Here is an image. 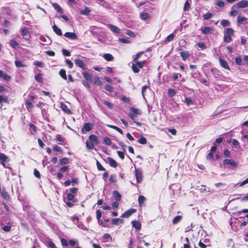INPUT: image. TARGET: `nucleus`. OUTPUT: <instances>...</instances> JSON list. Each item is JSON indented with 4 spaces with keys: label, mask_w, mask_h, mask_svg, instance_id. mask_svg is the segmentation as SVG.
<instances>
[{
    "label": "nucleus",
    "mask_w": 248,
    "mask_h": 248,
    "mask_svg": "<svg viewBox=\"0 0 248 248\" xmlns=\"http://www.w3.org/2000/svg\"><path fill=\"white\" fill-rule=\"evenodd\" d=\"M98 143V139L95 135H91L86 142V145L88 149H93L95 145Z\"/></svg>",
    "instance_id": "f257e3e1"
},
{
    "label": "nucleus",
    "mask_w": 248,
    "mask_h": 248,
    "mask_svg": "<svg viewBox=\"0 0 248 248\" xmlns=\"http://www.w3.org/2000/svg\"><path fill=\"white\" fill-rule=\"evenodd\" d=\"M135 62V63H132L131 68L134 73H137L140 72V68H143L146 61L145 60L142 61H137Z\"/></svg>",
    "instance_id": "f03ea898"
},
{
    "label": "nucleus",
    "mask_w": 248,
    "mask_h": 248,
    "mask_svg": "<svg viewBox=\"0 0 248 248\" xmlns=\"http://www.w3.org/2000/svg\"><path fill=\"white\" fill-rule=\"evenodd\" d=\"M9 160L8 156L5 155L3 153H0V161L1 165L4 168H7L8 167L6 166V163L8 162Z\"/></svg>",
    "instance_id": "7ed1b4c3"
},
{
    "label": "nucleus",
    "mask_w": 248,
    "mask_h": 248,
    "mask_svg": "<svg viewBox=\"0 0 248 248\" xmlns=\"http://www.w3.org/2000/svg\"><path fill=\"white\" fill-rule=\"evenodd\" d=\"M137 212V210L134 208H130V209L125 211L122 215L121 217L122 218H128L130 217L132 214L135 213Z\"/></svg>",
    "instance_id": "20e7f679"
},
{
    "label": "nucleus",
    "mask_w": 248,
    "mask_h": 248,
    "mask_svg": "<svg viewBox=\"0 0 248 248\" xmlns=\"http://www.w3.org/2000/svg\"><path fill=\"white\" fill-rule=\"evenodd\" d=\"M75 63L77 66L81 68L82 69H86L87 67L83 61L79 59H76Z\"/></svg>",
    "instance_id": "39448f33"
},
{
    "label": "nucleus",
    "mask_w": 248,
    "mask_h": 248,
    "mask_svg": "<svg viewBox=\"0 0 248 248\" xmlns=\"http://www.w3.org/2000/svg\"><path fill=\"white\" fill-rule=\"evenodd\" d=\"M135 176L137 183H140L142 180V175L141 170H140L139 169H136Z\"/></svg>",
    "instance_id": "423d86ee"
},
{
    "label": "nucleus",
    "mask_w": 248,
    "mask_h": 248,
    "mask_svg": "<svg viewBox=\"0 0 248 248\" xmlns=\"http://www.w3.org/2000/svg\"><path fill=\"white\" fill-rule=\"evenodd\" d=\"M236 6L237 8H240L248 7V1L246 0H242L236 3Z\"/></svg>",
    "instance_id": "0eeeda50"
},
{
    "label": "nucleus",
    "mask_w": 248,
    "mask_h": 248,
    "mask_svg": "<svg viewBox=\"0 0 248 248\" xmlns=\"http://www.w3.org/2000/svg\"><path fill=\"white\" fill-rule=\"evenodd\" d=\"M93 124L90 123H86L84 124L83 127L82 128V133L85 132H89L91 131L93 128Z\"/></svg>",
    "instance_id": "6e6552de"
},
{
    "label": "nucleus",
    "mask_w": 248,
    "mask_h": 248,
    "mask_svg": "<svg viewBox=\"0 0 248 248\" xmlns=\"http://www.w3.org/2000/svg\"><path fill=\"white\" fill-rule=\"evenodd\" d=\"M219 62L220 65L222 67L227 70H230L229 65L226 60L222 59L221 58H219Z\"/></svg>",
    "instance_id": "1a4fd4ad"
},
{
    "label": "nucleus",
    "mask_w": 248,
    "mask_h": 248,
    "mask_svg": "<svg viewBox=\"0 0 248 248\" xmlns=\"http://www.w3.org/2000/svg\"><path fill=\"white\" fill-rule=\"evenodd\" d=\"M224 165H231L233 167H236L237 166V164L236 162L234 160H231L228 159H225L223 160V162Z\"/></svg>",
    "instance_id": "9d476101"
},
{
    "label": "nucleus",
    "mask_w": 248,
    "mask_h": 248,
    "mask_svg": "<svg viewBox=\"0 0 248 248\" xmlns=\"http://www.w3.org/2000/svg\"><path fill=\"white\" fill-rule=\"evenodd\" d=\"M180 55L183 60L185 61L191 55V54L188 51H182L180 53Z\"/></svg>",
    "instance_id": "9b49d317"
},
{
    "label": "nucleus",
    "mask_w": 248,
    "mask_h": 248,
    "mask_svg": "<svg viewBox=\"0 0 248 248\" xmlns=\"http://www.w3.org/2000/svg\"><path fill=\"white\" fill-rule=\"evenodd\" d=\"M64 36L71 39H77L78 36L75 32H66L64 34Z\"/></svg>",
    "instance_id": "f8f14e48"
},
{
    "label": "nucleus",
    "mask_w": 248,
    "mask_h": 248,
    "mask_svg": "<svg viewBox=\"0 0 248 248\" xmlns=\"http://www.w3.org/2000/svg\"><path fill=\"white\" fill-rule=\"evenodd\" d=\"M131 224L136 230L139 231L141 229V223L140 221L138 220H133L131 222Z\"/></svg>",
    "instance_id": "ddd939ff"
},
{
    "label": "nucleus",
    "mask_w": 248,
    "mask_h": 248,
    "mask_svg": "<svg viewBox=\"0 0 248 248\" xmlns=\"http://www.w3.org/2000/svg\"><path fill=\"white\" fill-rule=\"evenodd\" d=\"M56 141L58 142L59 144L62 145H65V142L64 139L62 137L61 135H57L55 138Z\"/></svg>",
    "instance_id": "4468645a"
},
{
    "label": "nucleus",
    "mask_w": 248,
    "mask_h": 248,
    "mask_svg": "<svg viewBox=\"0 0 248 248\" xmlns=\"http://www.w3.org/2000/svg\"><path fill=\"white\" fill-rule=\"evenodd\" d=\"M61 107L62 110L66 114H70L72 113L71 111L66 104L61 103Z\"/></svg>",
    "instance_id": "2eb2a0df"
},
{
    "label": "nucleus",
    "mask_w": 248,
    "mask_h": 248,
    "mask_svg": "<svg viewBox=\"0 0 248 248\" xmlns=\"http://www.w3.org/2000/svg\"><path fill=\"white\" fill-rule=\"evenodd\" d=\"M107 160L108 161V162L109 164V165L113 167V168H116L117 166V162L112 158L110 157H108Z\"/></svg>",
    "instance_id": "dca6fc26"
},
{
    "label": "nucleus",
    "mask_w": 248,
    "mask_h": 248,
    "mask_svg": "<svg viewBox=\"0 0 248 248\" xmlns=\"http://www.w3.org/2000/svg\"><path fill=\"white\" fill-rule=\"evenodd\" d=\"M124 223V220L119 218H113L111 220V223L112 224L119 225L121 224H123Z\"/></svg>",
    "instance_id": "f3484780"
},
{
    "label": "nucleus",
    "mask_w": 248,
    "mask_h": 248,
    "mask_svg": "<svg viewBox=\"0 0 248 248\" xmlns=\"http://www.w3.org/2000/svg\"><path fill=\"white\" fill-rule=\"evenodd\" d=\"M108 28L112 32L114 33H119L120 32V29L114 25L109 24Z\"/></svg>",
    "instance_id": "a211bd4d"
},
{
    "label": "nucleus",
    "mask_w": 248,
    "mask_h": 248,
    "mask_svg": "<svg viewBox=\"0 0 248 248\" xmlns=\"http://www.w3.org/2000/svg\"><path fill=\"white\" fill-rule=\"evenodd\" d=\"M213 31V29L212 28L205 27L202 30V32L203 34H207L211 33Z\"/></svg>",
    "instance_id": "6ab92c4d"
},
{
    "label": "nucleus",
    "mask_w": 248,
    "mask_h": 248,
    "mask_svg": "<svg viewBox=\"0 0 248 248\" xmlns=\"http://www.w3.org/2000/svg\"><path fill=\"white\" fill-rule=\"evenodd\" d=\"M54 31L56 34L59 36L62 35V31L60 29H59L55 24L52 26Z\"/></svg>",
    "instance_id": "aec40b11"
},
{
    "label": "nucleus",
    "mask_w": 248,
    "mask_h": 248,
    "mask_svg": "<svg viewBox=\"0 0 248 248\" xmlns=\"http://www.w3.org/2000/svg\"><path fill=\"white\" fill-rule=\"evenodd\" d=\"M113 196L117 201H120L121 200V195L117 190L113 191Z\"/></svg>",
    "instance_id": "412c9836"
},
{
    "label": "nucleus",
    "mask_w": 248,
    "mask_h": 248,
    "mask_svg": "<svg viewBox=\"0 0 248 248\" xmlns=\"http://www.w3.org/2000/svg\"><path fill=\"white\" fill-rule=\"evenodd\" d=\"M3 103H9V99L6 96L0 95V104L1 106L3 105Z\"/></svg>",
    "instance_id": "4be33fe9"
},
{
    "label": "nucleus",
    "mask_w": 248,
    "mask_h": 248,
    "mask_svg": "<svg viewBox=\"0 0 248 248\" xmlns=\"http://www.w3.org/2000/svg\"><path fill=\"white\" fill-rule=\"evenodd\" d=\"M103 57L107 61H111L114 59V57L110 53L104 54Z\"/></svg>",
    "instance_id": "5701e85b"
},
{
    "label": "nucleus",
    "mask_w": 248,
    "mask_h": 248,
    "mask_svg": "<svg viewBox=\"0 0 248 248\" xmlns=\"http://www.w3.org/2000/svg\"><path fill=\"white\" fill-rule=\"evenodd\" d=\"M54 8L59 13L62 14L63 10L61 6L57 3H54L52 4Z\"/></svg>",
    "instance_id": "b1692460"
},
{
    "label": "nucleus",
    "mask_w": 248,
    "mask_h": 248,
    "mask_svg": "<svg viewBox=\"0 0 248 248\" xmlns=\"http://www.w3.org/2000/svg\"><path fill=\"white\" fill-rule=\"evenodd\" d=\"M59 163L61 165H64L69 164V160L68 158L63 157L59 160Z\"/></svg>",
    "instance_id": "393cba45"
},
{
    "label": "nucleus",
    "mask_w": 248,
    "mask_h": 248,
    "mask_svg": "<svg viewBox=\"0 0 248 248\" xmlns=\"http://www.w3.org/2000/svg\"><path fill=\"white\" fill-rule=\"evenodd\" d=\"M22 35L24 36H28L29 38L30 37V32L28 31V29L25 27L22 30Z\"/></svg>",
    "instance_id": "a878e982"
},
{
    "label": "nucleus",
    "mask_w": 248,
    "mask_h": 248,
    "mask_svg": "<svg viewBox=\"0 0 248 248\" xmlns=\"http://www.w3.org/2000/svg\"><path fill=\"white\" fill-rule=\"evenodd\" d=\"M59 75L61 76V77L63 78L64 80L67 79V76L66 74V71L63 69H62L59 71Z\"/></svg>",
    "instance_id": "bb28decb"
},
{
    "label": "nucleus",
    "mask_w": 248,
    "mask_h": 248,
    "mask_svg": "<svg viewBox=\"0 0 248 248\" xmlns=\"http://www.w3.org/2000/svg\"><path fill=\"white\" fill-rule=\"evenodd\" d=\"M36 81H37L39 83H42L43 82V77L41 73H38L37 75H36L34 77Z\"/></svg>",
    "instance_id": "cd10ccee"
},
{
    "label": "nucleus",
    "mask_w": 248,
    "mask_h": 248,
    "mask_svg": "<svg viewBox=\"0 0 248 248\" xmlns=\"http://www.w3.org/2000/svg\"><path fill=\"white\" fill-rule=\"evenodd\" d=\"M82 75L86 79V80L88 81H91L92 79V76L88 72H82Z\"/></svg>",
    "instance_id": "c85d7f7f"
},
{
    "label": "nucleus",
    "mask_w": 248,
    "mask_h": 248,
    "mask_svg": "<svg viewBox=\"0 0 248 248\" xmlns=\"http://www.w3.org/2000/svg\"><path fill=\"white\" fill-rule=\"evenodd\" d=\"M247 20V18L244 16H239L237 17V22L239 24H244Z\"/></svg>",
    "instance_id": "c756f323"
},
{
    "label": "nucleus",
    "mask_w": 248,
    "mask_h": 248,
    "mask_svg": "<svg viewBox=\"0 0 248 248\" xmlns=\"http://www.w3.org/2000/svg\"><path fill=\"white\" fill-rule=\"evenodd\" d=\"M182 217L181 216H177L174 217L172 220V224H176L179 222L180 220L182 219Z\"/></svg>",
    "instance_id": "7c9ffc66"
},
{
    "label": "nucleus",
    "mask_w": 248,
    "mask_h": 248,
    "mask_svg": "<svg viewBox=\"0 0 248 248\" xmlns=\"http://www.w3.org/2000/svg\"><path fill=\"white\" fill-rule=\"evenodd\" d=\"M234 31L232 28H228L226 30V34L225 35L229 36H232L234 34Z\"/></svg>",
    "instance_id": "2f4dec72"
},
{
    "label": "nucleus",
    "mask_w": 248,
    "mask_h": 248,
    "mask_svg": "<svg viewBox=\"0 0 248 248\" xmlns=\"http://www.w3.org/2000/svg\"><path fill=\"white\" fill-rule=\"evenodd\" d=\"M10 45L12 46L13 48L15 49L19 46L18 43L14 40H12L10 41Z\"/></svg>",
    "instance_id": "473e14b6"
},
{
    "label": "nucleus",
    "mask_w": 248,
    "mask_h": 248,
    "mask_svg": "<svg viewBox=\"0 0 248 248\" xmlns=\"http://www.w3.org/2000/svg\"><path fill=\"white\" fill-rule=\"evenodd\" d=\"M138 142L142 144H145L147 142V139L143 136H140L138 140Z\"/></svg>",
    "instance_id": "72a5a7b5"
},
{
    "label": "nucleus",
    "mask_w": 248,
    "mask_h": 248,
    "mask_svg": "<svg viewBox=\"0 0 248 248\" xmlns=\"http://www.w3.org/2000/svg\"><path fill=\"white\" fill-rule=\"evenodd\" d=\"M144 53L143 51L139 52L136 55L133 56V61L137 62L140 57Z\"/></svg>",
    "instance_id": "f704fd0d"
},
{
    "label": "nucleus",
    "mask_w": 248,
    "mask_h": 248,
    "mask_svg": "<svg viewBox=\"0 0 248 248\" xmlns=\"http://www.w3.org/2000/svg\"><path fill=\"white\" fill-rule=\"evenodd\" d=\"M90 12L91 11L89 9V8L86 6L83 10H81L80 13L83 15H88L90 14Z\"/></svg>",
    "instance_id": "c9c22d12"
},
{
    "label": "nucleus",
    "mask_w": 248,
    "mask_h": 248,
    "mask_svg": "<svg viewBox=\"0 0 248 248\" xmlns=\"http://www.w3.org/2000/svg\"><path fill=\"white\" fill-rule=\"evenodd\" d=\"M145 200V198L143 196L140 195L139 197L138 202H139V205L140 206H142Z\"/></svg>",
    "instance_id": "e433bc0d"
},
{
    "label": "nucleus",
    "mask_w": 248,
    "mask_h": 248,
    "mask_svg": "<svg viewBox=\"0 0 248 248\" xmlns=\"http://www.w3.org/2000/svg\"><path fill=\"white\" fill-rule=\"evenodd\" d=\"M15 63L16 67H17L18 68L27 66V65L26 64H23L22 62H21L20 61H15Z\"/></svg>",
    "instance_id": "4c0bfd02"
},
{
    "label": "nucleus",
    "mask_w": 248,
    "mask_h": 248,
    "mask_svg": "<svg viewBox=\"0 0 248 248\" xmlns=\"http://www.w3.org/2000/svg\"><path fill=\"white\" fill-rule=\"evenodd\" d=\"M140 17L143 20H146L149 17V15L148 13H143L140 14Z\"/></svg>",
    "instance_id": "58836bf2"
},
{
    "label": "nucleus",
    "mask_w": 248,
    "mask_h": 248,
    "mask_svg": "<svg viewBox=\"0 0 248 248\" xmlns=\"http://www.w3.org/2000/svg\"><path fill=\"white\" fill-rule=\"evenodd\" d=\"M11 229V225L10 222H8L6 226H4L2 228V229L3 231L5 232H9Z\"/></svg>",
    "instance_id": "ea45409f"
},
{
    "label": "nucleus",
    "mask_w": 248,
    "mask_h": 248,
    "mask_svg": "<svg viewBox=\"0 0 248 248\" xmlns=\"http://www.w3.org/2000/svg\"><path fill=\"white\" fill-rule=\"evenodd\" d=\"M29 126H30V129H31V130L33 131V132H32V131H31V130L30 129V132H31V134H34V133H35V132L37 131V127H36V126L34 124H32V123H30V124H29Z\"/></svg>",
    "instance_id": "a19ab883"
},
{
    "label": "nucleus",
    "mask_w": 248,
    "mask_h": 248,
    "mask_svg": "<svg viewBox=\"0 0 248 248\" xmlns=\"http://www.w3.org/2000/svg\"><path fill=\"white\" fill-rule=\"evenodd\" d=\"M103 142L105 144L108 146L111 145L112 143L110 139L107 137L103 138Z\"/></svg>",
    "instance_id": "79ce46f5"
},
{
    "label": "nucleus",
    "mask_w": 248,
    "mask_h": 248,
    "mask_svg": "<svg viewBox=\"0 0 248 248\" xmlns=\"http://www.w3.org/2000/svg\"><path fill=\"white\" fill-rule=\"evenodd\" d=\"M96 166L98 170L99 171H105L106 170L105 168L102 166L98 160H96Z\"/></svg>",
    "instance_id": "37998d69"
},
{
    "label": "nucleus",
    "mask_w": 248,
    "mask_h": 248,
    "mask_svg": "<svg viewBox=\"0 0 248 248\" xmlns=\"http://www.w3.org/2000/svg\"><path fill=\"white\" fill-rule=\"evenodd\" d=\"M105 90L109 92V93H112L113 91V88L112 86L109 84H106L104 87Z\"/></svg>",
    "instance_id": "c03bdc74"
},
{
    "label": "nucleus",
    "mask_w": 248,
    "mask_h": 248,
    "mask_svg": "<svg viewBox=\"0 0 248 248\" xmlns=\"http://www.w3.org/2000/svg\"><path fill=\"white\" fill-rule=\"evenodd\" d=\"M66 198L68 200L73 201V202H75V201L74 200L75 196L72 193H68L66 195Z\"/></svg>",
    "instance_id": "a18cd8bd"
},
{
    "label": "nucleus",
    "mask_w": 248,
    "mask_h": 248,
    "mask_svg": "<svg viewBox=\"0 0 248 248\" xmlns=\"http://www.w3.org/2000/svg\"><path fill=\"white\" fill-rule=\"evenodd\" d=\"M212 16H213L212 14L208 12V13H207L206 14L203 15V18L205 20H208V19L212 18Z\"/></svg>",
    "instance_id": "49530a36"
},
{
    "label": "nucleus",
    "mask_w": 248,
    "mask_h": 248,
    "mask_svg": "<svg viewBox=\"0 0 248 248\" xmlns=\"http://www.w3.org/2000/svg\"><path fill=\"white\" fill-rule=\"evenodd\" d=\"M130 109L134 114L140 115L141 114L140 111L137 108L131 107Z\"/></svg>",
    "instance_id": "de8ad7c7"
},
{
    "label": "nucleus",
    "mask_w": 248,
    "mask_h": 248,
    "mask_svg": "<svg viewBox=\"0 0 248 248\" xmlns=\"http://www.w3.org/2000/svg\"><path fill=\"white\" fill-rule=\"evenodd\" d=\"M176 94L175 91L173 89H169L168 90V94L169 96L172 97L174 96Z\"/></svg>",
    "instance_id": "09e8293b"
},
{
    "label": "nucleus",
    "mask_w": 248,
    "mask_h": 248,
    "mask_svg": "<svg viewBox=\"0 0 248 248\" xmlns=\"http://www.w3.org/2000/svg\"><path fill=\"white\" fill-rule=\"evenodd\" d=\"M235 61L236 63L239 65H241L244 64L242 62V59L240 57H237L235 59Z\"/></svg>",
    "instance_id": "8fccbe9b"
},
{
    "label": "nucleus",
    "mask_w": 248,
    "mask_h": 248,
    "mask_svg": "<svg viewBox=\"0 0 248 248\" xmlns=\"http://www.w3.org/2000/svg\"><path fill=\"white\" fill-rule=\"evenodd\" d=\"M185 102L187 106H189L191 105H193V102L191 99L190 97H186L185 98Z\"/></svg>",
    "instance_id": "3c124183"
},
{
    "label": "nucleus",
    "mask_w": 248,
    "mask_h": 248,
    "mask_svg": "<svg viewBox=\"0 0 248 248\" xmlns=\"http://www.w3.org/2000/svg\"><path fill=\"white\" fill-rule=\"evenodd\" d=\"M224 42L226 43H230L232 41V38L231 36L224 35Z\"/></svg>",
    "instance_id": "603ef678"
},
{
    "label": "nucleus",
    "mask_w": 248,
    "mask_h": 248,
    "mask_svg": "<svg viewBox=\"0 0 248 248\" xmlns=\"http://www.w3.org/2000/svg\"><path fill=\"white\" fill-rule=\"evenodd\" d=\"M103 102L104 104L107 106L108 108L110 109H112L113 108V106L111 102L107 100H104Z\"/></svg>",
    "instance_id": "864d4df0"
},
{
    "label": "nucleus",
    "mask_w": 248,
    "mask_h": 248,
    "mask_svg": "<svg viewBox=\"0 0 248 248\" xmlns=\"http://www.w3.org/2000/svg\"><path fill=\"white\" fill-rule=\"evenodd\" d=\"M197 45L202 50H204L206 48V46L203 42H199L197 44Z\"/></svg>",
    "instance_id": "5fc2aeb1"
},
{
    "label": "nucleus",
    "mask_w": 248,
    "mask_h": 248,
    "mask_svg": "<svg viewBox=\"0 0 248 248\" xmlns=\"http://www.w3.org/2000/svg\"><path fill=\"white\" fill-rule=\"evenodd\" d=\"M96 213L97 220L98 221V222H99V220L100 219L102 215V212L99 210H97L96 211Z\"/></svg>",
    "instance_id": "6e6d98bb"
},
{
    "label": "nucleus",
    "mask_w": 248,
    "mask_h": 248,
    "mask_svg": "<svg viewBox=\"0 0 248 248\" xmlns=\"http://www.w3.org/2000/svg\"><path fill=\"white\" fill-rule=\"evenodd\" d=\"M174 36H175V35H174V33H172L170 34L166 37V41H167L168 42L171 41L173 39Z\"/></svg>",
    "instance_id": "4d7b16f0"
},
{
    "label": "nucleus",
    "mask_w": 248,
    "mask_h": 248,
    "mask_svg": "<svg viewBox=\"0 0 248 248\" xmlns=\"http://www.w3.org/2000/svg\"><path fill=\"white\" fill-rule=\"evenodd\" d=\"M221 24L223 26V27H227V26H230V22L227 20H226V19H223L221 21Z\"/></svg>",
    "instance_id": "13d9d810"
},
{
    "label": "nucleus",
    "mask_w": 248,
    "mask_h": 248,
    "mask_svg": "<svg viewBox=\"0 0 248 248\" xmlns=\"http://www.w3.org/2000/svg\"><path fill=\"white\" fill-rule=\"evenodd\" d=\"M190 8V4L188 2V1H186L185 2V5H184V10L185 11H187L189 10Z\"/></svg>",
    "instance_id": "bf43d9fd"
},
{
    "label": "nucleus",
    "mask_w": 248,
    "mask_h": 248,
    "mask_svg": "<svg viewBox=\"0 0 248 248\" xmlns=\"http://www.w3.org/2000/svg\"><path fill=\"white\" fill-rule=\"evenodd\" d=\"M33 174L37 178L40 179L41 178V174L37 169H34Z\"/></svg>",
    "instance_id": "052dcab7"
},
{
    "label": "nucleus",
    "mask_w": 248,
    "mask_h": 248,
    "mask_svg": "<svg viewBox=\"0 0 248 248\" xmlns=\"http://www.w3.org/2000/svg\"><path fill=\"white\" fill-rule=\"evenodd\" d=\"M25 105L27 109L31 108L33 107V104L29 101H26L25 102Z\"/></svg>",
    "instance_id": "680f3d73"
},
{
    "label": "nucleus",
    "mask_w": 248,
    "mask_h": 248,
    "mask_svg": "<svg viewBox=\"0 0 248 248\" xmlns=\"http://www.w3.org/2000/svg\"><path fill=\"white\" fill-rule=\"evenodd\" d=\"M33 64L34 65L37 66L39 67H43L44 66V64L42 62L39 61H35L33 62Z\"/></svg>",
    "instance_id": "e2e57ef3"
},
{
    "label": "nucleus",
    "mask_w": 248,
    "mask_h": 248,
    "mask_svg": "<svg viewBox=\"0 0 248 248\" xmlns=\"http://www.w3.org/2000/svg\"><path fill=\"white\" fill-rule=\"evenodd\" d=\"M117 180L114 175H111L109 178V182L110 183H114L116 182Z\"/></svg>",
    "instance_id": "0e129e2a"
},
{
    "label": "nucleus",
    "mask_w": 248,
    "mask_h": 248,
    "mask_svg": "<svg viewBox=\"0 0 248 248\" xmlns=\"http://www.w3.org/2000/svg\"><path fill=\"white\" fill-rule=\"evenodd\" d=\"M53 150L55 151V152H60V153H62V148L58 145H55L53 147Z\"/></svg>",
    "instance_id": "69168bd1"
},
{
    "label": "nucleus",
    "mask_w": 248,
    "mask_h": 248,
    "mask_svg": "<svg viewBox=\"0 0 248 248\" xmlns=\"http://www.w3.org/2000/svg\"><path fill=\"white\" fill-rule=\"evenodd\" d=\"M61 242L62 243V245L65 247H67L68 246V243L67 241V240L64 238H62L61 239Z\"/></svg>",
    "instance_id": "338daca9"
},
{
    "label": "nucleus",
    "mask_w": 248,
    "mask_h": 248,
    "mask_svg": "<svg viewBox=\"0 0 248 248\" xmlns=\"http://www.w3.org/2000/svg\"><path fill=\"white\" fill-rule=\"evenodd\" d=\"M117 154H118V155L119 156V157L122 159V160H123L124 158V152H122V151H118L117 152Z\"/></svg>",
    "instance_id": "774afa93"
}]
</instances>
